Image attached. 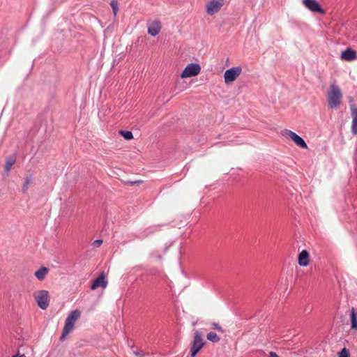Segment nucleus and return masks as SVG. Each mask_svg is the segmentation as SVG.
Returning a JSON list of instances; mask_svg holds the SVG:
<instances>
[{
    "label": "nucleus",
    "mask_w": 357,
    "mask_h": 357,
    "mask_svg": "<svg viewBox=\"0 0 357 357\" xmlns=\"http://www.w3.org/2000/svg\"><path fill=\"white\" fill-rule=\"evenodd\" d=\"M342 94L338 86L332 84L328 93V105L331 109L337 108L341 103Z\"/></svg>",
    "instance_id": "1"
},
{
    "label": "nucleus",
    "mask_w": 357,
    "mask_h": 357,
    "mask_svg": "<svg viewBox=\"0 0 357 357\" xmlns=\"http://www.w3.org/2000/svg\"><path fill=\"white\" fill-rule=\"evenodd\" d=\"M205 344L206 342L202 338V333L196 331L194 333V338L190 345V357H195Z\"/></svg>",
    "instance_id": "2"
},
{
    "label": "nucleus",
    "mask_w": 357,
    "mask_h": 357,
    "mask_svg": "<svg viewBox=\"0 0 357 357\" xmlns=\"http://www.w3.org/2000/svg\"><path fill=\"white\" fill-rule=\"evenodd\" d=\"M282 135L285 137L291 138L298 146L303 149H307V145L305 140L294 132L284 129L282 131Z\"/></svg>",
    "instance_id": "3"
},
{
    "label": "nucleus",
    "mask_w": 357,
    "mask_h": 357,
    "mask_svg": "<svg viewBox=\"0 0 357 357\" xmlns=\"http://www.w3.org/2000/svg\"><path fill=\"white\" fill-rule=\"evenodd\" d=\"M242 68L240 66L232 67L227 69L224 74L225 84H228L234 82L241 75Z\"/></svg>",
    "instance_id": "4"
},
{
    "label": "nucleus",
    "mask_w": 357,
    "mask_h": 357,
    "mask_svg": "<svg viewBox=\"0 0 357 357\" xmlns=\"http://www.w3.org/2000/svg\"><path fill=\"white\" fill-rule=\"evenodd\" d=\"M201 70L199 64L191 63L186 66L181 74L182 78L190 77L197 75Z\"/></svg>",
    "instance_id": "5"
},
{
    "label": "nucleus",
    "mask_w": 357,
    "mask_h": 357,
    "mask_svg": "<svg viewBox=\"0 0 357 357\" xmlns=\"http://www.w3.org/2000/svg\"><path fill=\"white\" fill-rule=\"evenodd\" d=\"M303 4L311 12L321 15H324L326 13L317 0H303Z\"/></svg>",
    "instance_id": "6"
},
{
    "label": "nucleus",
    "mask_w": 357,
    "mask_h": 357,
    "mask_svg": "<svg viewBox=\"0 0 357 357\" xmlns=\"http://www.w3.org/2000/svg\"><path fill=\"white\" fill-rule=\"evenodd\" d=\"M36 301L38 306L42 310H45L49 305L48 291L45 290L39 291L35 296Z\"/></svg>",
    "instance_id": "7"
},
{
    "label": "nucleus",
    "mask_w": 357,
    "mask_h": 357,
    "mask_svg": "<svg viewBox=\"0 0 357 357\" xmlns=\"http://www.w3.org/2000/svg\"><path fill=\"white\" fill-rule=\"evenodd\" d=\"M223 5L224 2L219 1L218 0H209L206 6V13L210 15H213L219 12Z\"/></svg>",
    "instance_id": "8"
},
{
    "label": "nucleus",
    "mask_w": 357,
    "mask_h": 357,
    "mask_svg": "<svg viewBox=\"0 0 357 357\" xmlns=\"http://www.w3.org/2000/svg\"><path fill=\"white\" fill-rule=\"evenodd\" d=\"M81 312L79 310L72 311L67 317L65 321V327L73 330L74 328L75 322L79 318Z\"/></svg>",
    "instance_id": "9"
},
{
    "label": "nucleus",
    "mask_w": 357,
    "mask_h": 357,
    "mask_svg": "<svg viewBox=\"0 0 357 357\" xmlns=\"http://www.w3.org/2000/svg\"><path fill=\"white\" fill-rule=\"evenodd\" d=\"M107 284V282L105 280V274L104 272H102L100 275L93 281L90 288L91 290H95L98 287L105 288Z\"/></svg>",
    "instance_id": "10"
},
{
    "label": "nucleus",
    "mask_w": 357,
    "mask_h": 357,
    "mask_svg": "<svg viewBox=\"0 0 357 357\" xmlns=\"http://www.w3.org/2000/svg\"><path fill=\"white\" fill-rule=\"evenodd\" d=\"M351 115L352 116L351 132L354 135H357V107L354 105H350Z\"/></svg>",
    "instance_id": "11"
},
{
    "label": "nucleus",
    "mask_w": 357,
    "mask_h": 357,
    "mask_svg": "<svg viewBox=\"0 0 357 357\" xmlns=\"http://www.w3.org/2000/svg\"><path fill=\"white\" fill-rule=\"evenodd\" d=\"M161 29V23L160 21H154L149 24L148 33L151 36H157Z\"/></svg>",
    "instance_id": "12"
},
{
    "label": "nucleus",
    "mask_w": 357,
    "mask_h": 357,
    "mask_svg": "<svg viewBox=\"0 0 357 357\" xmlns=\"http://www.w3.org/2000/svg\"><path fill=\"white\" fill-rule=\"evenodd\" d=\"M341 58L345 61H352L357 58V53L355 50L351 48H347L342 52Z\"/></svg>",
    "instance_id": "13"
},
{
    "label": "nucleus",
    "mask_w": 357,
    "mask_h": 357,
    "mask_svg": "<svg viewBox=\"0 0 357 357\" xmlns=\"http://www.w3.org/2000/svg\"><path fill=\"white\" fill-rule=\"evenodd\" d=\"M298 263L301 266H307L309 264V253L306 250H303L298 255Z\"/></svg>",
    "instance_id": "14"
},
{
    "label": "nucleus",
    "mask_w": 357,
    "mask_h": 357,
    "mask_svg": "<svg viewBox=\"0 0 357 357\" xmlns=\"http://www.w3.org/2000/svg\"><path fill=\"white\" fill-rule=\"evenodd\" d=\"M16 162V155L13 154L12 155H9L6 159L5 164V173L8 175L11 169L12 166Z\"/></svg>",
    "instance_id": "15"
},
{
    "label": "nucleus",
    "mask_w": 357,
    "mask_h": 357,
    "mask_svg": "<svg viewBox=\"0 0 357 357\" xmlns=\"http://www.w3.org/2000/svg\"><path fill=\"white\" fill-rule=\"evenodd\" d=\"M48 272L49 269L47 267L42 266L35 272L34 275L38 278V280L42 281L45 279V275Z\"/></svg>",
    "instance_id": "16"
},
{
    "label": "nucleus",
    "mask_w": 357,
    "mask_h": 357,
    "mask_svg": "<svg viewBox=\"0 0 357 357\" xmlns=\"http://www.w3.org/2000/svg\"><path fill=\"white\" fill-rule=\"evenodd\" d=\"M351 328L357 330V315L354 307L350 311Z\"/></svg>",
    "instance_id": "17"
},
{
    "label": "nucleus",
    "mask_w": 357,
    "mask_h": 357,
    "mask_svg": "<svg viewBox=\"0 0 357 357\" xmlns=\"http://www.w3.org/2000/svg\"><path fill=\"white\" fill-rule=\"evenodd\" d=\"M33 180V176L31 174L27 175L25 177L22 190L24 193L26 192L29 186L31 184Z\"/></svg>",
    "instance_id": "18"
},
{
    "label": "nucleus",
    "mask_w": 357,
    "mask_h": 357,
    "mask_svg": "<svg viewBox=\"0 0 357 357\" xmlns=\"http://www.w3.org/2000/svg\"><path fill=\"white\" fill-rule=\"evenodd\" d=\"M119 135L126 140H130L133 138V135L131 131L128 130H119Z\"/></svg>",
    "instance_id": "19"
},
{
    "label": "nucleus",
    "mask_w": 357,
    "mask_h": 357,
    "mask_svg": "<svg viewBox=\"0 0 357 357\" xmlns=\"http://www.w3.org/2000/svg\"><path fill=\"white\" fill-rule=\"evenodd\" d=\"M207 339L212 342H218L220 338L214 332H209L206 336Z\"/></svg>",
    "instance_id": "20"
},
{
    "label": "nucleus",
    "mask_w": 357,
    "mask_h": 357,
    "mask_svg": "<svg viewBox=\"0 0 357 357\" xmlns=\"http://www.w3.org/2000/svg\"><path fill=\"white\" fill-rule=\"evenodd\" d=\"M110 6L112 8L114 15H116L119 10L117 0H112L110 2Z\"/></svg>",
    "instance_id": "21"
},
{
    "label": "nucleus",
    "mask_w": 357,
    "mask_h": 357,
    "mask_svg": "<svg viewBox=\"0 0 357 357\" xmlns=\"http://www.w3.org/2000/svg\"><path fill=\"white\" fill-rule=\"evenodd\" d=\"M73 330L68 328L67 327H63L62 334L60 337V340L63 341L66 339V337Z\"/></svg>",
    "instance_id": "22"
},
{
    "label": "nucleus",
    "mask_w": 357,
    "mask_h": 357,
    "mask_svg": "<svg viewBox=\"0 0 357 357\" xmlns=\"http://www.w3.org/2000/svg\"><path fill=\"white\" fill-rule=\"evenodd\" d=\"M211 328L213 330H216L222 333H225V330L216 322H213L211 324Z\"/></svg>",
    "instance_id": "23"
},
{
    "label": "nucleus",
    "mask_w": 357,
    "mask_h": 357,
    "mask_svg": "<svg viewBox=\"0 0 357 357\" xmlns=\"http://www.w3.org/2000/svg\"><path fill=\"white\" fill-rule=\"evenodd\" d=\"M25 348L20 347L17 354L12 357H26L24 351Z\"/></svg>",
    "instance_id": "24"
},
{
    "label": "nucleus",
    "mask_w": 357,
    "mask_h": 357,
    "mask_svg": "<svg viewBox=\"0 0 357 357\" xmlns=\"http://www.w3.org/2000/svg\"><path fill=\"white\" fill-rule=\"evenodd\" d=\"M338 357H349V353L347 351L346 348H343L340 352H339V356Z\"/></svg>",
    "instance_id": "25"
},
{
    "label": "nucleus",
    "mask_w": 357,
    "mask_h": 357,
    "mask_svg": "<svg viewBox=\"0 0 357 357\" xmlns=\"http://www.w3.org/2000/svg\"><path fill=\"white\" fill-rule=\"evenodd\" d=\"M102 240L98 239V240L94 241L93 242L92 245L93 247L98 248L102 245Z\"/></svg>",
    "instance_id": "26"
},
{
    "label": "nucleus",
    "mask_w": 357,
    "mask_h": 357,
    "mask_svg": "<svg viewBox=\"0 0 357 357\" xmlns=\"http://www.w3.org/2000/svg\"><path fill=\"white\" fill-rule=\"evenodd\" d=\"M134 354L139 356H143V351L142 350H137L133 351Z\"/></svg>",
    "instance_id": "27"
},
{
    "label": "nucleus",
    "mask_w": 357,
    "mask_h": 357,
    "mask_svg": "<svg viewBox=\"0 0 357 357\" xmlns=\"http://www.w3.org/2000/svg\"><path fill=\"white\" fill-rule=\"evenodd\" d=\"M269 357H279V356L275 352L271 351L269 353Z\"/></svg>",
    "instance_id": "28"
},
{
    "label": "nucleus",
    "mask_w": 357,
    "mask_h": 357,
    "mask_svg": "<svg viewBox=\"0 0 357 357\" xmlns=\"http://www.w3.org/2000/svg\"><path fill=\"white\" fill-rule=\"evenodd\" d=\"M129 183L131 185H139V183H142V181H135L129 182Z\"/></svg>",
    "instance_id": "29"
},
{
    "label": "nucleus",
    "mask_w": 357,
    "mask_h": 357,
    "mask_svg": "<svg viewBox=\"0 0 357 357\" xmlns=\"http://www.w3.org/2000/svg\"><path fill=\"white\" fill-rule=\"evenodd\" d=\"M219 1H222V2H224V0H218Z\"/></svg>",
    "instance_id": "30"
}]
</instances>
